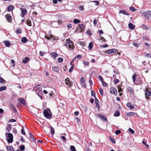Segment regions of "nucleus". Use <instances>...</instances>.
<instances>
[{
	"label": "nucleus",
	"instance_id": "49530a36",
	"mask_svg": "<svg viewBox=\"0 0 151 151\" xmlns=\"http://www.w3.org/2000/svg\"><path fill=\"white\" fill-rule=\"evenodd\" d=\"M21 29H17L16 30V32L17 34H21Z\"/></svg>",
	"mask_w": 151,
	"mask_h": 151
},
{
	"label": "nucleus",
	"instance_id": "c85d7f7f",
	"mask_svg": "<svg viewBox=\"0 0 151 151\" xmlns=\"http://www.w3.org/2000/svg\"><path fill=\"white\" fill-rule=\"evenodd\" d=\"M26 23L29 26H32L31 22L30 20H27L26 22Z\"/></svg>",
	"mask_w": 151,
	"mask_h": 151
},
{
	"label": "nucleus",
	"instance_id": "e433bc0d",
	"mask_svg": "<svg viewBox=\"0 0 151 151\" xmlns=\"http://www.w3.org/2000/svg\"><path fill=\"white\" fill-rule=\"evenodd\" d=\"M70 149L72 151H76L74 146H71L70 147Z\"/></svg>",
	"mask_w": 151,
	"mask_h": 151
},
{
	"label": "nucleus",
	"instance_id": "0e129e2a",
	"mask_svg": "<svg viewBox=\"0 0 151 151\" xmlns=\"http://www.w3.org/2000/svg\"><path fill=\"white\" fill-rule=\"evenodd\" d=\"M99 78L101 82H103V78L101 76H99Z\"/></svg>",
	"mask_w": 151,
	"mask_h": 151
},
{
	"label": "nucleus",
	"instance_id": "5fc2aeb1",
	"mask_svg": "<svg viewBox=\"0 0 151 151\" xmlns=\"http://www.w3.org/2000/svg\"><path fill=\"white\" fill-rule=\"evenodd\" d=\"M142 143L146 146V147L147 148H148L149 147V145L147 144L144 141H142Z\"/></svg>",
	"mask_w": 151,
	"mask_h": 151
},
{
	"label": "nucleus",
	"instance_id": "7ed1b4c3",
	"mask_svg": "<svg viewBox=\"0 0 151 151\" xmlns=\"http://www.w3.org/2000/svg\"><path fill=\"white\" fill-rule=\"evenodd\" d=\"M8 143H11L13 141V135L10 133L6 132L5 134Z\"/></svg>",
	"mask_w": 151,
	"mask_h": 151
},
{
	"label": "nucleus",
	"instance_id": "37998d69",
	"mask_svg": "<svg viewBox=\"0 0 151 151\" xmlns=\"http://www.w3.org/2000/svg\"><path fill=\"white\" fill-rule=\"evenodd\" d=\"M91 2L96 3V5L97 6L99 5V4H100V3L99 2V1H92Z\"/></svg>",
	"mask_w": 151,
	"mask_h": 151
},
{
	"label": "nucleus",
	"instance_id": "f257e3e1",
	"mask_svg": "<svg viewBox=\"0 0 151 151\" xmlns=\"http://www.w3.org/2000/svg\"><path fill=\"white\" fill-rule=\"evenodd\" d=\"M64 45L67 48L69 49H73L74 47L73 42L69 39L66 40Z\"/></svg>",
	"mask_w": 151,
	"mask_h": 151
},
{
	"label": "nucleus",
	"instance_id": "8fccbe9b",
	"mask_svg": "<svg viewBox=\"0 0 151 151\" xmlns=\"http://www.w3.org/2000/svg\"><path fill=\"white\" fill-rule=\"evenodd\" d=\"M99 40H101L103 41H105V39L103 37H102L101 36H100L99 37Z\"/></svg>",
	"mask_w": 151,
	"mask_h": 151
},
{
	"label": "nucleus",
	"instance_id": "680f3d73",
	"mask_svg": "<svg viewBox=\"0 0 151 151\" xmlns=\"http://www.w3.org/2000/svg\"><path fill=\"white\" fill-rule=\"evenodd\" d=\"M73 65H72L71 67H70V68L69 70V72H71L72 71V70H73Z\"/></svg>",
	"mask_w": 151,
	"mask_h": 151
},
{
	"label": "nucleus",
	"instance_id": "2f4dec72",
	"mask_svg": "<svg viewBox=\"0 0 151 151\" xmlns=\"http://www.w3.org/2000/svg\"><path fill=\"white\" fill-rule=\"evenodd\" d=\"M93 47V42H90L89 44V45L88 46V48L89 49H91Z\"/></svg>",
	"mask_w": 151,
	"mask_h": 151
},
{
	"label": "nucleus",
	"instance_id": "dca6fc26",
	"mask_svg": "<svg viewBox=\"0 0 151 151\" xmlns=\"http://www.w3.org/2000/svg\"><path fill=\"white\" fill-rule=\"evenodd\" d=\"M119 14H124L126 15H129V14L127 12H126L125 10L120 11L119 12Z\"/></svg>",
	"mask_w": 151,
	"mask_h": 151
},
{
	"label": "nucleus",
	"instance_id": "4468645a",
	"mask_svg": "<svg viewBox=\"0 0 151 151\" xmlns=\"http://www.w3.org/2000/svg\"><path fill=\"white\" fill-rule=\"evenodd\" d=\"M52 69L54 71L58 72L59 70V68L58 66H54L52 68Z\"/></svg>",
	"mask_w": 151,
	"mask_h": 151
},
{
	"label": "nucleus",
	"instance_id": "20e7f679",
	"mask_svg": "<svg viewBox=\"0 0 151 151\" xmlns=\"http://www.w3.org/2000/svg\"><path fill=\"white\" fill-rule=\"evenodd\" d=\"M43 113L44 116L46 118L50 119L52 118V115L50 114L51 113V111L49 109L44 110Z\"/></svg>",
	"mask_w": 151,
	"mask_h": 151
},
{
	"label": "nucleus",
	"instance_id": "f03ea898",
	"mask_svg": "<svg viewBox=\"0 0 151 151\" xmlns=\"http://www.w3.org/2000/svg\"><path fill=\"white\" fill-rule=\"evenodd\" d=\"M142 16L144 17L145 19L149 20L150 18L151 17V11H147L143 12Z\"/></svg>",
	"mask_w": 151,
	"mask_h": 151
},
{
	"label": "nucleus",
	"instance_id": "ddd939ff",
	"mask_svg": "<svg viewBox=\"0 0 151 151\" xmlns=\"http://www.w3.org/2000/svg\"><path fill=\"white\" fill-rule=\"evenodd\" d=\"M50 55L52 56V57L54 59H55L58 55L56 52H52L51 53Z\"/></svg>",
	"mask_w": 151,
	"mask_h": 151
},
{
	"label": "nucleus",
	"instance_id": "79ce46f5",
	"mask_svg": "<svg viewBox=\"0 0 151 151\" xmlns=\"http://www.w3.org/2000/svg\"><path fill=\"white\" fill-rule=\"evenodd\" d=\"M144 56L146 57L151 58V53H147Z\"/></svg>",
	"mask_w": 151,
	"mask_h": 151
},
{
	"label": "nucleus",
	"instance_id": "13d9d810",
	"mask_svg": "<svg viewBox=\"0 0 151 151\" xmlns=\"http://www.w3.org/2000/svg\"><path fill=\"white\" fill-rule=\"evenodd\" d=\"M21 132L22 134L24 135H25V133L24 130V128L23 127L22 128V130Z\"/></svg>",
	"mask_w": 151,
	"mask_h": 151
},
{
	"label": "nucleus",
	"instance_id": "9d476101",
	"mask_svg": "<svg viewBox=\"0 0 151 151\" xmlns=\"http://www.w3.org/2000/svg\"><path fill=\"white\" fill-rule=\"evenodd\" d=\"M45 37L48 40L52 39L53 38L54 40V36H53L51 34H47L46 35H45Z\"/></svg>",
	"mask_w": 151,
	"mask_h": 151
},
{
	"label": "nucleus",
	"instance_id": "e2e57ef3",
	"mask_svg": "<svg viewBox=\"0 0 151 151\" xmlns=\"http://www.w3.org/2000/svg\"><path fill=\"white\" fill-rule=\"evenodd\" d=\"M102 85L104 87H107V84L105 82H104V81H103V82H102Z\"/></svg>",
	"mask_w": 151,
	"mask_h": 151
},
{
	"label": "nucleus",
	"instance_id": "39448f33",
	"mask_svg": "<svg viewBox=\"0 0 151 151\" xmlns=\"http://www.w3.org/2000/svg\"><path fill=\"white\" fill-rule=\"evenodd\" d=\"M95 115L98 118L100 119L101 120L103 121H107L106 117L105 116L101 114H95Z\"/></svg>",
	"mask_w": 151,
	"mask_h": 151
},
{
	"label": "nucleus",
	"instance_id": "58836bf2",
	"mask_svg": "<svg viewBox=\"0 0 151 151\" xmlns=\"http://www.w3.org/2000/svg\"><path fill=\"white\" fill-rule=\"evenodd\" d=\"M109 139L114 144H115L116 143L114 139H113L112 137H109Z\"/></svg>",
	"mask_w": 151,
	"mask_h": 151
},
{
	"label": "nucleus",
	"instance_id": "393cba45",
	"mask_svg": "<svg viewBox=\"0 0 151 151\" xmlns=\"http://www.w3.org/2000/svg\"><path fill=\"white\" fill-rule=\"evenodd\" d=\"M12 126L11 125L9 124L6 127L7 131L8 132L10 131L11 129Z\"/></svg>",
	"mask_w": 151,
	"mask_h": 151
},
{
	"label": "nucleus",
	"instance_id": "5701e85b",
	"mask_svg": "<svg viewBox=\"0 0 151 151\" xmlns=\"http://www.w3.org/2000/svg\"><path fill=\"white\" fill-rule=\"evenodd\" d=\"M27 39L25 37H23L21 40V41L24 43H25L27 41Z\"/></svg>",
	"mask_w": 151,
	"mask_h": 151
},
{
	"label": "nucleus",
	"instance_id": "bb28decb",
	"mask_svg": "<svg viewBox=\"0 0 151 151\" xmlns=\"http://www.w3.org/2000/svg\"><path fill=\"white\" fill-rule=\"evenodd\" d=\"M129 9L132 12H134L135 11L136 9L132 6H131L129 8Z\"/></svg>",
	"mask_w": 151,
	"mask_h": 151
},
{
	"label": "nucleus",
	"instance_id": "c03bdc74",
	"mask_svg": "<svg viewBox=\"0 0 151 151\" xmlns=\"http://www.w3.org/2000/svg\"><path fill=\"white\" fill-rule=\"evenodd\" d=\"M83 63L84 65L88 66L89 65V63L88 61H83Z\"/></svg>",
	"mask_w": 151,
	"mask_h": 151
},
{
	"label": "nucleus",
	"instance_id": "bf43d9fd",
	"mask_svg": "<svg viewBox=\"0 0 151 151\" xmlns=\"http://www.w3.org/2000/svg\"><path fill=\"white\" fill-rule=\"evenodd\" d=\"M16 122V120L14 119H11L9 120V122Z\"/></svg>",
	"mask_w": 151,
	"mask_h": 151
},
{
	"label": "nucleus",
	"instance_id": "a878e982",
	"mask_svg": "<svg viewBox=\"0 0 151 151\" xmlns=\"http://www.w3.org/2000/svg\"><path fill=\"white\" fill-rule=\"evenodd\" d=\"M5 45L7 47H9L10 46V42L8 41H6L4 42Z\"/></svg>",
	"mask_w": 151,
	"mask_h": 151
},
{
	"label": "nucleus",
	"instance_id": "f8f14e48",
	"mask_svg": "<svg viewBox=\"0 0 151 151\" xmlns=\"http://www.w3.org/2000/svg\"><path fill=\"white\" fill-rule=\"evenodd\" d=\"M18 100L21 104L23 105H25V104L26 103L25 101L23 99L21 98H19L18 99Z\"/></svg>",
	"mask_w": 151,
	"mask_h": 151
},
{
	"label": "nucleus",
	"instance_id": "a19ab883",
	"mask_svg": "<svg viewBox=\"0 0 151 151\" xmlns=\"http://www.w3.org/2000/svg\"><path fill=\"white\" fill-rule=\"evenodd\" d=\"M99 92L100 94L103 96L104 94V91L103 89H101V88H99Z\"/></svg>",
	"mask_w": 151,
	"mask_h": 151
},
{
	"label": "nucleus",
	"instance_id": "f704fd0d",
	"mask_svg": "<svg viewBox=\"0 0 151 151\" xmlns=\"http://www.w3.org/2000/svg\"><path fill=\"white\" fill-rule=\"evenodd\" d=\"M134 115V113L133 112H130L128 113L127 114V115L128 116H132Z\"/></svg>",
	"mask_w": 151,
	"mask_h": 151
},
{
	"label": "nucleus",
	"instance_id": "9b49d317",
	"mask_svg": "<svg viewBox=\"0 0 151 151\" xmlns=\"http://www.w3.org/2000/svg\"><path fill=\"white\" fill-rule=\"evenodd\" d=\"M145 95L146 96H150L151 95L150 91L147 88H146L145 91Z\"/></svg>",
	"mask_w": 151,
	"mask_h": 151
},
{
	"label": "nucleus",
	"instance_id": "473e14b6",
	"mask_svg": "<svg viewBox=\"0 0 151 151\" xmlns=\"http://www.w3.org/2000/svg\"><path fill=\"white\" fill-rule=\"evenodd\" d=\"M6 19L8 20H10L11 19V17L9 14H7L6 15Z\"/></svg>",
	"mask_w": 151,
	"mask_h": 151
},
{
	"label": "nucleus",
	"instance_id": "a211bd4d",
	"mask_svg": "<svg viewBox=\"0 0 151 151\" xmlns=\"http://www.w3.org/2000/svg\"><path fill=\"white\" fill-rule=\"evenodd\" d=\"M127 106L130 109H132L134 108V107L130 103H128L127 104Z\"/></svg>",
	"mask_w": 151,
	"mask_h": 151
},
{
	"label": "nucleus",
	"instance_id": "6ab92c4d",
	"mask_svg": "<svg viewBox=\"0 0 151 151\" xmlns=\"http://www.w3.org/2000/svg\"><path fill=\"white\" fill-rule=\"evenodd\" d=\"M14 7L13 5H10L8 7V11H11L12 10Z\"/></svg>",
	"mask_w": 151,
	"mask_h": 151
},
{
	"label": "nucleus",
	"instance_id": "72a5a7b5",
	"mask_svg": "<svg viewBox=\"0 0 151 151\" xmlns=\"http://www.w3.org/2000/svg\"><path fill=\"white\" fill-rule=\"evenodd\" d=\"M6 88V86H3L0 87V91L5 90Z\"/></svg>",
	"mask_w": 151,
	"mask_h": 151
},
{
	"label": "nucleus",
	"instance_id": "c9c22d12",
	"mask_svg": "<svg viewBox=\"0 0 151 151\" xmlns=\"http://www.w3.org/2000/svg\"><path fill=\"white\" fill-rule=\"evenodd\" d=\"M113 81L114 84H116L117 83H119V80L116 78L114 79Z\"/></svg>",
	"mask_w": 151,
	"mask_h": 151
},
{
	"label": "nucleus",
	"instance_id": "3c124183",
	"mask_svg": "<svg viewBox=\"0 0 151 151\" xmlns=\"http://www.w3.org/2000/svg\"><path fill=\"white\" fill-rule=\"evenodd\" d=\"M57 24V22H54V21L52 22V25H53V26H52L53 27H56V26H57V25H55H55H54Z\"/></svg>",
	"mask_w": 151,
	"mask_h": 151
},
{
	"label": "nucleus",
	"instance_id": "423d86ee",
	"mask_svg": "<svg viewBox=\"0 0 151 151\" xmlns=\"http://www.w3.org/2000/svg\"><path fill=\"white\" fill-rule=\"evenodd\" d=\"M65 84L68 87H70L71 86L72 83L71 81H70V79L67 78L65 79Z\"/></svg>",
	"mask_w": 151,
	"mask_h": 151
},
{
	"label": "nucleus",
	"instance_id": "4c0bfd02",
	"mask_svg": "<svg viewBox=\"0 0 151 151\" xmlns=\"http://www.w3.org/2000/svg\"><path fill=\"white\" fill-rule=\"evenodd\" d=\"M141 27L142 29H148V28L147 27V26H146V25H144V24H143V25H142V26H141Z\"/></svg>",
	"mask_w": 151,
	"mask_h": 151
},
{
	"label": "nucleus",
	"instance_id": "603ef678",
	"mask_svg": "<svg viewBox=\"0 0 151 151\" xmlns=\"http://www.w3.org/2000/svg\"><path fill=\"white\" fill-rule=\"evenodd\" d=\"M58 60L59 63H61L63 62V59L62 58H59L58 59Z\"/></svg>",
	"mask_w": 151,
	"mask_h": 151
},
{
	"label": "nucleus",
	"instance_id": "864d4df0",
	"mask_svg": "<svg viewBox=\"0 0 151 151\" xmlns=\"http://www.w3.org/2000/svg\"><path fill=\"white\" fill-rule=\"evenodd\" d=\"M45 54V53L44 52L40 51V55L41 56H43Z\"/></svg>",
	"mask_w": 151,
	"mask_h": 151
},
{
	"label": "nucleus",
	"instance_id": "338daca9",
	"mask_svg": "<svg viewBox=\"0 0 151 151\" xmlns=\"http://www.w3.org/2000/svg\"><path fill=\"white\" fill-rule=\"evenodd\" d=\"M61 138L62 140H64V142H65L66 140V138L64 136H62L61 137Z\"/></svg>",
	"mask_w": 151,
	"mask_h": 151
},
{
	"label": "nucleus",
	"instance_id": "4d7b16f0",
	"mask_svg": "<svg viewBox=\"0 0 151 151\" xmlns=\"http://www.w3.org/2000/svg\"><path fill=\"white\" fill-rule=\"evenodd\" d=\"M20 148L21 150L23 151L25 147L24 145H22L20 146Z\"/></svg>",
	"mask_w": 151,
	"mask_h": 151
},
{
	"label": "nucleus",
	"instance_id": "f3484780",
	"mask_svg": "<svg viewBox=\"0 0 151 151\" xmlns=\"http://www.w3.org/2000/svg\"><path fill=\"white\" fill-rule=\"evenodd\" d=\"M129 28L131 29H133L135 28V26L132 23H129L128 24Z\"/></svg>",
	"mask_w": 151,
	"mask_h": 151
},
{
	"label": "nucleus",
	"instance_id": "052dcab7",
	"mask_svg": "<svg viewBox=\"0 0 151 151\" xmlns=\"http://www.w3.org/2000/svg\"><path fill=\"white\" fill-rule=\"evenodd\" d=\"M121 133V131L120 130H116L115 132V133L116 134H119V133Z\"/></svg>",
	"mask_w": 151,
	"mask_h": 151
},
{
	"label": "nucleus",
	"instance_id": "6e6d98bb",
	"mask_svg": "<svg viewBox=\"0 0 151 151\" xmlns=\"http://www.w3.org/2000/svg\"><path fill=\"white\" fill-rule=\"evenodd\" d=\"M4 81H5L0 76V83H3Z\"/></svg>",
	"mask_w": 151,
	"mask_h": 151
},
{
	"label": "nucleus",
	"instance_id": "2eb2a0df",
	"mask_svg": "<svg viewBox=\"0 0 151 151\" xmlns=\"http://www.w3.org/2000/svg\"><path fill=\"white\" fill-rule=\"evenodd\" d=\"M99 101L97 99L95 100V103L96 104V107L98 108V110H99L100 106L99 103Z\"/></svg>",
	"mask_w": 151,
	"mask_h": 151
},
{
	"label": "nucleus",
	"instance_id": "69168bd1",
	"mask_svg": "<svg viewBox=\"0 0 151 151\" xmlns=\"http://www.w3.org/2000/svg\"><path fill=\"white\" fill-rule=\"evenodd\" d=\"M118 91L119 92H120L122 91V88L120 87H119V86H118Z\"/></svg>",
	"mask_w": 151,
	"mask_h": 151
},
{
	"label": "nucleus",
	"instance_id": "cd10ccee",
	"mask_svg": "<svg viewBox=\"0 0 151 151\" xmlns=\"http://www.w3.org/2000/svg\"><path fill=\"white\" fill-rule=\"evenodd\" d=\"M137 76L136 74H134L132 76V78L133 82L134 83L136 80V78Z\"/></svg>",
	"mask_w": 151,
	"mask_h": 151
},
{
	"label": "nucleus",
	"instance_id": "4be33fe9",
	"mask_svg": "<svg viewBox=\"0 0 151 151\" xmlns=\"http://www.w3.org/2000/svg\"><path fill=\"white\" fill-rule=\"evenodd\" d=\"M10 106L15 112H17V110L14 105H11Z\"/></svg>",
	"mask_w": 151,
	"mask_h": 151
},
{
	"label": "nucleus",
	"instance_id": "1a4fd4ad",
	"mask_svg": "<svg viewBox=\"0 0 151 151\" xmlns=\"http://www.w3.org/2000/svg\"><path fill=\"white\" fill-rule=\"evenodd\" d=\"M20 10L21 11V16L22 17H23L27 14V10L22 8L20 9Z\"/></svg>",
	"mask_w": 151,
	"mask_h": 151
},
{
	"label": "nucleus",
	"instance_id": "09e8293b",
	"mask_svg": "<svg viewBox=\"0 0 151 151\" xmlns=\"http://www.w3.org/2000/svg\"><path fill=\"white\" fill-rule=\"evenodd\" d=\"M85 79L83 77H82L80 79V81L82 83H83L85 82Z\"/></svg>",
	"mask_w": 151,
	"mask_h": 151
},
{
	"label": "nucleus",
	"instance_id": "de8ad7c7",
	"mask_svg": "<svg viewBox=\"0 0 151 151\" xmlns=\"http://www.w3.org/2000/svg\"><path fill=\"white\" fill-rule=\"evenodd\" d=\"M29 137L32 140H34V138L33 135L30 133H29Z\"/></svg>",
	"mask_w": 151,
	"mask_h": 151
},
{
	"label": "nucleus",
	"instance_id": "774afa93",
	"mask_svg": "<svg viewBox=\"0 0 151 151\" xmlns=\"http://www.w3.org/2000/svg\"><path fill=\"white\" fill-rule=\"evenodd\" d=\"M93 23L94 25H96L97 24V20L96 19H95L93 21Z\"/></svg>",
	"mask_w": 151,
	"mask_h": 151
},
{
	"label": "nucleus",
	"instance_id": "aec40b11",
	"mask_svg": "<svg viewBox=\"0 0 151 151\" xmlns=\"http://www.w3.org/2000/svg\"><path fill=\"white\" fill-rule=\"evenodd\" d=\"M7 149L8 151H14V149L12 146H7Z\"/></svg>",
	"mask_w": 151,
	"mask_h": 151
},
{
	"label": "nucleus",
	"instance_id": "c756f323",
	"mask_svg": "<svg viewBox=\"0 0 151 151\" xmlns=\"http://www.w3.org/2000/svg\"><path fill=\"white\" fill-rule=\"evenodd\" d=\"M114 116H118L120 115V112L119 111H117L114 113Z\"/></svg>",
	"mask_w": 151,
	"mask_h": 151
},
{
	"label": "nucleus",
	"instance_id": "0eeeda50",
	"mask_svg": "<svg viewBox=\"0 0 151 151\" xmlns=\"http://www.w3.org/2000/svg\"><path fill=\"white\" fill-rule=\"evenodd\" d=\"M110 92L111 93L116 95L117 94L116 89L114 87H111L109 89Z\"/></svg>",
	"mask_w": 151,
	"mask_h": 151
},
{
	"label": "nucleus",
	"instance_id": "a18cd8bd",
	"mask_svg": "<svg viewBox=\"0 0 151 151\" xmlns=\"http://www.w3.org/2000/svg\"><path fill=\"white\" fill-rule=\"evenodd\" d=\"M130 132L132 134H133L134 133V131L131 128H129L128 129Z\"/></svg>",
	"mask_w": 151,
	"mask_h": 151
},
{
	"label": "nucleus",
	"instance_id": "7c9ffc66",
	"mask_svg": "<svg viewBox=\"0 0 151 151\" xmlns=\"http://www.w3.org/2000/svg\"><path fill=\"white\" fill-rule=\"evenodd\" d=\"M79 27L82 30H83V29L84 28V26L83 24H81L79 25Z\"/></svg>",
	"mask_w": 151,
	"mask_h": 151
},
{
	"label": "nucleus",
	"instance_id": "6e6552de",
	"mask_svg": "<svg viewBox=\"0 0 151 151\" xmlns=\"http://www.w3.org/2000/svg\"><path fill=\"white\" fill-rule=\"evenodd\" d=\"M107 53L108 54H110L112 53H118L117 50L114 49H112L107 51Z\"/></svg>",
	"mask_w": 151,
	"mask_h": 151
},
{
	"label": "nucleus",
	"instance_id": "ea45409f",
	"mask_svg": "<svg viewBox=\"0 0 151 151\" xmlns=\"http://www.w3.org/2000/svg\"><path fill=\"white\" fill-rule=\"evenodd\" d=\"M50 128L51 130V134L52 135H53L55 133L54 129L51 126L50 127Z\"/></svg>",
	"mask_w": 151,
	"mask_h": 151
},
{
	"label": "nucleus",
	"instance_id": "412c9836",
	"mask_svg": "<svg viewBox=\"0 0 151 151\" xmlns=\"http://www.w3.org/2000/svg\"><path fill=\"white\" fill-rule=\"evenodd\" d=\"M29 58L28 57H26L22 61V62L24 63H26L29 60Z\"/></svg>",
	"mask_w": 151,
	"mask_h": 151
},
{
	"label": "nucleus",
	"instance_id": "b1692460",
	"mask_svg": "<svg viewBox=\"0 0 151 151\" xmlns=\"http://www.w3.org/2000/svg\"><path fill=\"white\" fill-rule=\"evenodd\" d=\"M73 22L75 24H77L81 22L80 20L77 19H74L73 20Z\"/></svg>",
	"mask_w": 151,
	"mask_h": 151
}]
</instances>
